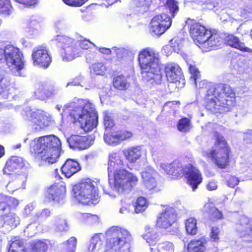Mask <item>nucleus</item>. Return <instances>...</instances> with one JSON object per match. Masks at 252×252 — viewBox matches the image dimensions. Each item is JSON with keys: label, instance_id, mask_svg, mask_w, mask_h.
Listing matches in <instances>:
<instances>
[{"label": "nucleus", "instance_id": "nucleus-41", "mask_svg": "<svg viewBox=\"0 0 252 252\" xmlns=\"http://www.w3.org/2000/svg\"><path fill=\"white\" fill-rule=\"evenodd\" d=\"M13 9L10 0H0V13L8 15Z\"/></svg>", "mask_w": 252, "mask_h": 252}, {"label": "nucleus", "instance_id": "nucleus-13", "mask_svg": "<svg viewBox=\"0 0 252 252\" xmlns=\"http://www.w3.org/2000/svg\"><path fill=\"white\" fill-rule=\"evenodd\" d=\"M220 85L213 83L207 84V95L212 96L209 98L210 101L208 102L207 106L210 109L217 110L219 109L220 102Z\"/></svg>", "mask_w": 252, "mask_h": 252}, {"label": "nucleus", "instance_id": "nucleus-50", "mask_svg": "<svg viewBox=\"0 0 252 252\" xmlns=\"http://www.w3.org/2000/svg\"><path fill=\"white\" fill-rule=\"evenodd\" d=\"M239 182V179L235 176L227 175L224 178L225 183L230 188H234L236 186L238 185Z\"/></svg>", "mask_w": 252, "mask_h": 252}, {"label": "nucleus", "instance_id": "nucleus-9", "mask_svg": "<svg viewBox=\"0 0 252 252\" xmlns=\"http://www.w3.org/2000/svg\"><path fill=\"white\" fill-rule=\"evenodd\" d=\"M25 119L31 121L36 127L35 129L39 130L49 126L51 118L49 115L44 111L37 110L35 111L28 110L26 112Z\"/></svg>", "mask_w": 252, "mask_h": 252}, {"label": "nucleus", "instance_id": "nucleus-12", "mask_svg": "<svg viewBox=\"0 0 252 252\" xmlns=\"http://www.w3.org/2000/svg\"><path fill=\"white\" fill-rule=\"evenodd\" d=\"M235 94L231 87L224 85L221 89V113L231 110L235 105Z\"/></svg>", "mask_w": 252, "mask_h": 252}, {"label": "nucleus", "instance_id": "nucleus-36", "mask_svg": "<svg viewBox=\"0 0 252 252\" xmlns=\"http://www.w3.org/2000/svg\"><path fill=\"white\" fill-rule=\"evenodd\" d=\"M3 220L5 223L11 227H16L20 223L19 218L14 213H9L3 217Z\"/></svg>", "mask_w": 252, "mask_h": 252}, {"label": "nucleus", "instance_id": "nucleus-40", "mask_svg": "<svg viewBox=\"0 0 252 252\" xmlns=\"http://www.w3.org/2000/svg\"><path fill=\"white\" fill-rule=\"evenodd\" d=\"M196 224V220L194 218H190L186 220V229L188 234L192 235L196 234L197 231Z\"/></svg>", "mask_w": 252, "mask_h": 252}, {"label": "nucleus", "instance_id": "nucleus-20", "mask_svg": "<svg viewBox=\"0 0 252 252\" xmlns=\"http://www.w3.org/2000/svg\"><path fill=\"white\" fill-rule=\"evenodd\" d=\"M188 183L191 187L193 190L198 187L202 181L201 174L195 167L190 166L187 173Z\"/></svg>", "mask_w": 252, "mask_h": 252}, {"label": "nucleus", "instance_id": "nucleus-18", "mask_svg": "<svg viewBox=\"0 0 252 252\" xmlns=\"http://www.w3.org/2000/svg\"><path fill=\"white\" fill-rule=\"evenodd\" d=\"M213 138L215 140V147H213L211 150L209 157L219 168L220 167V134L218 132L215 131L213 134Z\"/></svg>", "mask_w": 252, "mask_h": 252}, {"label": "nucleus", "instance_id": "nucleus-51", "mask_svg": "<svg viewBox=\"0 0 252 252\" xmlns=\"http://www.w3.org/2000/svg\"><path fill=\"white\" fill-rule=\"evenodd\" d=\"M0 215L1 216H5L7 214L6 213L10 211V207L7 204V202L4 201L3 195H0Z\"/></svg>", "mask_w": 252, "mask_h": 252}, {"label": "nucleus", "instance_id": "nucleus-56", "mask_svg": "<svg viewBox=\"0 0 252 252\" xmlns=\"http://www.w3.org/2000/svg\"><path fill=\"white\" fill-rule=\"evenodd\" d=\"M134 4L137 7H148L152 2V0H133Z\"/></svg>", "mask_w": 252, "mask_h": 252}, {"label": "nucleus", "instance_id": "nucleus-38", "mask_svg": "<svg viewBox=\"0 0 252 252\" xmlns=\"http://www.w3.org/2000/svg\"><path fill=\"white\" fill-rule=\"evenodd\" d=\"M191 128V124L190 120L187 118L180 119L178 122L177 128L182 132H187Z\"/></svg>", "mask_w": 252, "mask_h": 252}, {"label": "nucleus", "instance_id": "nucleus-48", "mask_svg": "<svg viewBox=\"0 0 252 252\" xmlns=\"http://www.w3.org/2000/svg\"><path fill=\"white\" fill-rule=\"evenodd\" d=\"M9 85V79L5 76L3 71L0 70V94L6 90Z\"/></svg>", "mask_w": 252, "mask_h": 252}, {"label": "nucleus", "instance_id": "nucleus-8", "mask_svg": "<svg viewBox=\"0 0 252 252\" xmlns=\"http://www.w3.org/2000/svg\"><path fill=\"white\" fill-rule=\"evenodd\" d=\"M22 57L19 49L10 45L5 47L4 59L10 67L17 71L22 69L24 65Z\"/></svg>", "mask_w": 252, "mask_h": 252}, {"label": "nucleus", "instance_id": "nucleus-23", "mask_svg": "<svg viewBox=\"0 0 252 252\" xmlns=\"http://www.w3.org/2000/svg\"><path fill=\"white\" fill-rule=\"evenodd\" d=\"M224 43L228 45L245 52H252V50L246 47L244 43L240 41L239 38L233 35L229 34L224 38Z\"/></svg>", "mask_w": 252, "mask_h": 252}, {"label": "nucleus", "instance_id": "nucleus-62", "mask_svg": "<svg viewBox=\"0 0 252 252\" xmlns=\"http://www.w3.org/2000/svg\"><path fill=\"white\" fill-rule=\"evenodd\" d=\"M50 214L51 212L49 210L45 209L42 210L41 212H37L35 216L37 218H46L50 216Z\"/></svg>", "mask_w": 252, "mask_h": 252}, {"label": "nucleus", "instance_id": "nucleus-45", "mask_svg": "<svg viewBox=\"0 0 252 252\" xmlns=\"http://www.w3.org/2000/svg\"><path fill=\"white\" fill-rule=\"evenodd\" d=\"M39 230L38 224L34 222L29 224L27 226L24 230V233L26 235L32 237L37 234Z\"/></svg>", "mask_w": 252, "mask_h": 252}, {"label": "nucleus", "instance_id": "nucleus-31", "mask_svg": "<svg viewBox=\"0 0 252 252\" xmlns=\"http://www.w3.org/2000/svg\"><path fill=\"white\" fill-rule=\"evenodd\" d=\"M76 244L77 239L74 237H71L67 241L60 245V252H74Z\"/></svg>", "mask_w": 252, "mask_h": 252}, {"label": "nucleus", "instance_id": "nucleus-61", "mask_svg": "<svg viewBox=\"0 0 252 252\" xmlns=\"http://www.w3.org/2000/svg\"><path fill=\"white\" fill-rule=\"evenodd\" d=\"M104 126L106 128H110L114 126L113 121L110 116L105 115L104 118Z\"/></svg>", "mask_w": 252, "mask_h": 252}, {"label": "nucleus", "instance_id": "nucleus-54", "mask_svg": "<svg viewBox=\"0 0 252 252\" xmlns=\"http://www.w3.org/2000/svg\"><path fill=\"white\" fill-rule=\"evenodd\" d=\"M220 230L218 227H213L210 233V237L212 241H218L220 238Z\"/></svg>", "mask_w": 252, "mask_h": 252}, {"label": "nucleus", "instance_id": "nucleus-58", "mask_svg": "<svg viewBox=\"0 0 252 252\" xmlns=\"http://www.w3.org/2000/svg\"><path fill=\"white\" fill-rule=\"evenodd\" d=\"M6 188L8 191L12 193L19 188L20 186L17 181H13L9 182L6 185Z\"/></svg>", "mask_w": 252, "mask_h": 252}, {"label": "nucleus", "instance_id": "nucleus-64", "mask_svg": "<svg viewBox=\"0 0 252 252\" xmlns=\"http://www.w3.org/2000/svg\"><path fill=\"white\" fill-rule=\"evenodd\" d=\"M34 208V206L33 205V204H32V203L29 204L28 205L26 206V207H25V209H24V214L25 216V217L29 216L31 214V212L33 211Z\"/></svg>", "mask_w": 252, "mask_h": 252}, {"label": "nucleus", "instance_id": "nucleus-35", "mask_svg": "<svg viewBox=\"0 0 252 252\" xmlns=\"http://www.w3.org/2000/svg\"><path fill=\"white\" fill-rule=\"evenodd\" d=\"M163 24H159L156 21L152 19L151 22L150 32L153 35L159 36L163 34L166 30L163 27Z\"/></svg>", "mask_w": 252, "mask_h": 252}, {"label": "nucleus", "instance_id": "nucleus-63", "mask_svg": "<svg viewBox=\"0 0 252 252\" xmlns=\"http://www.w3.org/2000/svg\"><path fill=\"white\" fill-rule=\"evenodd\" d=\"M168 15L165 13H162L159 15L155 16L153 18V19L156 21L158 23L161 22L163 20H165L168 18Z\"/></svg>", "mask_w": 252, "mask_h": 252}, {"label": "nucleus", "instance_id": "nucleus-29", "mask_svg": "<svg viewBox=\"0 0 252 252\" xmlns=\"http://www.w3.org/2000/svg\"><path fill=\"white\" fill-rule=\"evenodd\" d=\"M126 158L131 162H134L141 156V150L139 147H132L124 152Z\"/></svg>", "mask_w": 252, "mask_h": 252}, {"label": "nucleus", "instance_id": "nucleus-28", "mask_svg": "<svg viewBox=\"0 0 252 252\" xmlns=\"http://www.w3.org/2000/svg\"><path fill=\"white\" fill-rule=\"evenodd\" d=\"M160 166L168 174L178 176L181 175L183 172L182 167L177 162L167 164H161Z\"/></svg>", "mask_w": 252, "mask_h": 252}, {"label": "nucleus", "instance_id": "nucleus-33", "mask_svg": "<svg viewBox=\"0 0 252 252\" xmlns=\"http://www.w3.org/2000/svg\"><path fill=\"white\" fill-rule=\"evenodd\" d=\"M102 245V241L100 239V235H95L91 239L88 250L92 252H97L101 249Z\"/></svg>", "mask_w": 252, "mask_h": 252}, {"label": "nucleus", "instance_id": "nucleus-44", "mask_svg": "<svg viewBox=\"0 0 252 252\" xmlns=\"http://www.w3.org/2000/svg\"><path fill=\"white\" fill-rule=\"evenodd\" d=\"M36 98L44 100L47 98V90L46 88V84H41L38 85L34 92Z\"/></svg>", "mask_w": 252, "mask_h": 252}, {"label": "nucleus", "instance_id": "nucleus-2", "mask_svg": "<svg viewBox=\"0 0 252 252\" xmlns=\"http://www.w3.org/2000/svg\"><path fill=\"white\" fill-rule=\"evenodd\" d=\"M63 108L68 110L70 116L74 122H79L81 127L85 131H91L97 125V116L94 105L84 99H75L73 101L64 105Z\"/></svg>", "mask_w": 252, "mask_h": 252}, {"label": "nucleus", "instance_id": "nucleus-16", "mask_svg": "<svg viewBox=\"0 0 252 252\" xmlns=\"http://www.w3.org/2000/svg\"><path fill=\"white\" fill-rule=\"evenodd\" d=\"M33 63L39 65L44 68H47L51 62V58L48 52L44 47L34 50L32 54Z\"/></svg>", "mask_w": 252, "mask_h": 252}, {"label": "nucleus", "instance_id": "nucleus-43", "mask_svg": "<svg viewBox=\"0 0 252 252\" xmlns=\"http://www.w3.org/2000/svg\"><path fill=\"white\" fill-rule=\"evenodd\" d=\"M104 140L109 145L117 144L120 143L117 132L115 131L104 134Z\"/></svg>", "mask_w": 252, "mask_h": 252}, {"label": "nucleus", "instance_id": "nucleus-7", "mask_svg": "<svg viewBox=\"0 0 252 252\" xmlns=\"http://www.w3.org/2000/svg\"><path fill=\"white\" fill-rule=\"evenodd\" d=\"M73 190L75 197L82 204L90 205L98 202L97 185L93 180H84L74 186Z\"/></svg>", "mask_w": 252, "mask_h": 252}, {"label": "nucleus", "instance_id": "nucleus-34", "mask_svg": "<svg viewBox=\"0 0 252 252\" xmlns=\"http://www.w3.org/2000/svg\"><path fill=\"white\" fill-rule=\"evenodd\" d=\"M203 211L212 219H219L220 218V212L212 203L206 204L203 207Z\"/></svg>", "mask_w": 252, "mask_h": 252}, {"label": "nucleus", "instance_id": "nucleus-24", "mask_svg": "<svg viewBox=\"0 0 252 252\" xmlns=\"http://www.w3.org/2000/svg\"><path fill=\"white\" fill-rule=\"evenodd\" d=\"M22 165V159L18 157H12L6 162L3 169L4 174L10 175L15 170L20 168Z\"/></svg>", "mask_w": 252, "mask_h": 252}, {"label": "nucleus", "instance_id": "nucleus-46", "mask_svg": "<svg viewBox=\"0 0 252 252\" xmlns=\"http://www.w3.org/2000/svg\"><path fill=\"white\" fill-rule=\"evenodd\" d=\"M143 238L150 245H155L158 240V236L156 232L151 231L143 235Z\"/></svg>", "mask_w": 252, "mask_h": 252}, {"label": "nucleus", "instance_id": "nucleus-21", "mask_svg": "<svg viewBox=\"0 0 252 252\" xmlns=\"http://www.w3.org/2000/svg\"><path fill=\"white\" fill-rule=\"evenodd\" d=\"M232 156L231 149L227 142L221 137V169L228 168Z\"/></svg>", "mask_w": 252, "mask_h": 252}, {"label": "nucleus", "instance_id": "nucleus-22", "mask_svg": "<svg viewBox=\"0 0 252 252\" xmlns=\"http://www.w3.org/2000/svg\"><path fill=\"white\" fill-rule=\"evenodd\" d=\"M62 171L67 177L69 178L80 170L79 164L72 159H68L62 167Z\"/></svg>", "mask_w": 252, "mask_h": 252}, {"label": "nucleus", "instance_id": "nucleus-52", "mask_svg": "<svg viewBox=\"0 0 252 252\" xmlns=\"http://www.w3.org/2000/svg\"><path fill=\"white\" fill-rule=\"evenodd\" d=\"M91 70L96 75H103L105 71V67L101 63L93 64L91 67Z\"/></svg>", "mask_w": 252, "mask_h": 252}, {"label": "nucleus", "instance_id": "nucleus-39", "mask_svg": "<svg viewBox=\"0 0 252 252\" xmlns=\"http://www.w3.org/2000/svg\"><path fill=\"white\" fill-rule=\"evenodd\" d=\"M162 0L169 9L170 13L172 14V17H174L175 14L178 12L179 10L178 1L175 0Z\"/></svg>", "mask_w": 252, "mask_h": 252}, {"label": "nucleus", "instance_id": "nucleus-6", "mask_svg": "<svg viewBox=\"0 0 252 252\" xmlns=\"http://www.w3.org/2000/svg\"><path fill=\"white\" fill-rule=\"evenodd\" d=\"M107 250L104 252H129L131 235L126 229L114 226L106 233Z\"/></svg>", "mask_w": 252, "mask_h": 252}, {"label": "nucleus", "instance_id": "nucleus-5", "mask_svg": "<svg viewBox=\"0 0 252 252\" xmlns=\"http://www.w3.org/2000/svg\"><path fill=\"white\" fill-rule=\"evenodd\" d=\"M138 60L143 77L148 81L153 80L159 83L162 79L158 55L151 49H145L139 54Z\"/></svg>", "mask_w": 252, "mask_h": 252}, {"label": "nucleus", "instance_id": "nucleus-49", "mask_svg": "<svg viewBox=\"0 0 252 252\" xmlns=\"http://www.w3.org/2000/svg\"><path fill=\"white\" fill-rule=\"evenodd\" d=\"M189 71L191 74L190 80L193 81L194 83L197 86V82L200 79V74L198 69L194 66L190 65Z\"/></svg>", "mask_w": 252, "mask_h": 252}, {"label": "nucleus", "instance_id": "nucleus-53", "mask_svg": "<svg viewBox=\"0 0 252 252\" xmlns=\"http://www.w3.org/2000/svg\"><path fill=\"white\" fill-rule=\"evenodd\" d=\"M117 132L120 142L122 141L128 139L132 136V133L130 132L124 130L118 131Z\"/></svg>", "mask_w": 252, "mask_h": 252}, {"label": "nucleus", "instance_id": "nucleus-19", "mask_svg": "<svg viewBox=\"0 0 252 252\" xmlns=\"http://www.w3.org/2000/svg\"><path fill=\"white\" fill-rule=\"evenodd\" d=\"M67 141L69 147L72 149L77 148L80 150H84L90 146L88 139L86 136L73 135L67 139Z\"/></svg>", "mask_w": 252, "mask_h": 252}, {"label": "nucleus", "instance_id": "nucleus-25", "mask_svg": "<svg viewBox=\"0 0 252 252\" xmlns=\"http://www.w3.org/2000/svg\"><path fill=\"white\" fill-rule=\"evenodd\" d=\"M206 243L204 238H201L198 240L191 241L188 244V250L189 252H204Z\"/></svg>", "mask_w": 252, "mask_h": 252}, {"label": "nucleus", "instance_id": "nucleus-10", "mask_svg": "<svg viewBox=\"0 0 252 252\" xmlns=\"http://www.w3.org/2000/svg\"><path fill=\"white\" fill-rule=\"evenodd\" d=\"M56 40L63 46L64 51L63 61H71L79 56L76 47V41L72 38L64 35H58Z\"/></svg>", "mask_w": 252, "mask_h": 252}, {"label": "nucleus", "instance_id": "nucleus-47", "mask_svg": "<svg viewBox=\"0 0 252 252\" xmlns=\"http://www.w3.org/2000/svg\"><path fill=\"white\" fill-rule=\"evenodd\" d=\"M147 206L146 199L143 197L137 198L135 205V211L136 213H140L145 210Z\"/></svg>", "mask_w": 252, "mask_h": 252}, {"label": "nucleus", "instance_id": "nucleus-4", "mask_svg": "<svg viewBox=\"0 0 252 252\" xmlns=\"http://www.w3.org/2000/svg\"><path fill=\"white\" fill-rule=\"evenodd\" d=\"M189 32L195 44L203 52L216 49L220 45V34L215 30L209 31L203 26L195 23L191 25Z\"/></svg>", "mask_w": 252, "mask_h": 252}, {"label": "nucleus", "instance_id": "nucleus-59", "mask_svg": "<svg viewBox=\"0 0 252 252\" xmlns=\"http://www.w3.org/2000/svg\"><path fill=\"white\" fill-rule=\"evenodd\" d=\"M158 248L159 249H162L165 251L169 252L173 251V244L172 243L168 242H166L165 243L159 244Z\"/></svg>", "mask_w": 252, "mask_h": 252}, {"label": "nucleus", "instance_id": "nucleus-55", "mask_svg": "<svg viewBox=\"0 0 252 252\" xmlns=\"http://www.w3.org/2000/svg\"><path fill=\"white\" fill-rule=\"evenodd\" d=\"M64 3L70 6H80L88 0H63Z\"/></svg>", "mask_w": 252, "mask_h": 252}, {"label": "nucleus", "instance_id": "nucleus-32", "mask_svg": "<svg viewBox=\"0 0 252 252\" xmlns=\"http://www.w3.org/2000/svg\"><path fill=\"white\" fill-rule=\"evenodd\" d=\"M47 248V244L42 241H34L30 244L27 251L28 252H45Z\"/></svg>", "mask_w": 252, "mask_h": 252}, {"label": "nucleus", "instance_id": "nucleus-17", "mask_svg": "<svg viewBox=\"0 0 252 252\" xmlns=\"http://www.w3.org/2000/svg\"><path fill=\"white\" fill-rule=\"evenodd\" d=\"M165 73L167 81L176 83L182 79V73L180 67L175 64H168L165 67Z\"/></svg>", "mask_w": 252, "mask_h": 252}, {"label": "nucleus", "instance_id": "nucleus-11", "mask_svg": "<svg viewBox=\"0 0 252 252\" xmlns=\"http://www.w3.org/2000/svg\"><path fill=\"white\" fill-rule=\"evenodd\" d=\"M176 217L174 209L171 207H167L158 217L157 226L160 228L167 229L175 222Z\"/></svg>", "mask_w": 252, "mask_h": 252}, {"label": "nucleus", "instance_id": "nucleus-42", "mask_svg": "<svg viewBox=\"0 0 252 252\" xmlns=\"http://www.w3.org/2000/svg\"><path fill=\"white\" fill-rule=\"evenodd\" d=\"M8 252H25L23 243L19 240L11 242Z\"/></svg>", "mask_w": 252, "mask_h": 252}, {"label": "nucleus", "instance_id": "nucleus-37", "mask_svg": "<svg viewBox=\"0 0 252 252\" xmlns=\"http://www.w3.org/2000/svg\"><path fill=\"white\" fill-rule=\"evenodd\" d=\"M54 225L57 231H66L68 228L66 220L62 217H58L56 218Z\"/></svg>", "mask_w": 252, "mask_h": 252}, {"label": "nucleus", "instance_id": "nucleus-14", "mask_svg": "<svg viewBox=\"0 0 252 252\" xmlns=\"http://www.w3.org/2000/svg\"><path fill=\"white\" fill-rule=\"evenodd\" d=\"M158 173L152 167L148 166L142 172V182L145 187L149 190L155 189L157 187Z\"/></svg>", "mask_w": 252, "mask_h": 252}, {"label": "nucleus", "instance_id": "nucleus-60", "mask_svg": "<svg viewBox=\"0 0 252 252\" xmlns=\"http://www.w3.org/2000/svg\"><path fill=\"white\" fill-rule=\"evenodd\" d=\"M46 88L47 90V98L56 94L58 92V90L53 86H47L46 85Z\"/></svg>", "mask_w": 252, "mask_h": 252}, {"label": "nucleus", "instance_id": "nucleus-15", "mask_svg": "<svg viewBox=\"0 0 252 252\" xmlns=\"http://www.w3.org/2000/svg\"><path fill=\"white\" fill-rule=\"evenodd\" d=\"M66 188L63 184H55L50 186L47 190L46 198L49 202H59L65 196Z\"/></svg>", "mask_w": 252, "mask_h": 252}, {"label": "nucleus", "instance_id": "nucleus-1", "mask_svg": "<svg viewBox=\"0 0 252 252\" xmlns=\"http://www.w3.org/2000/svg\"><path fill=\"white\" fill-rule=\"evenodd\" d=\"M122 157L117 153L109 156L108 174L111 189L119 194L130 191L136 186L138 178L124 169Z\"/></svg>", "mask_w": 252, "mask_h": 252}, {"label": "nucleus", "instance_id": "nucleus-3", "mask_svg": "<svg viewBox=\"0 0 252 252\" xmlns=\"http://www.w3.org/2000/svg\"><path fill=\"white\" fill-rule=\"evenodd\" d=\"M30 146L31 152L37 154L38 158L43 163H54L60 156L61 142L55 135H46L35 138L31 142Z\"/></svg>", "mask_w": 252, "mask_h": 252}, {"label": "nucleus", "instance_id": "nucleus-27", "mask_svg": "<svg viewBox=\"0 0 252 252\" xmlns=\"http://www.w3.org/2000/svg\"><path fill=\"white\" fill-rule=\"evenodd\" d=\"M242 220L245 221L246 225L245 226L240 225L238 227V231L240 232V236L244 238V240L246 241H252V229L251 227L247 224L249 220L246 217L242 218Z\"/></svg>", "mask_w": 252, "mask_h": 252}, {"label": "nucleus", "instance_id": "nucleus-26", "mask_svg": "<svg viewBox=\"0 0 252 252\" xmlns=\"http://www.w3.org/2000/svg\"><path fill=\"white\" fill-rule=\"evenodd\" d=\"M183 40L179 38L172 39L168 45L163 47L165 52L172 53L175 52L178 53L183 47Z\"/></svg>", "mask_w": 252, "mask_h": 252}, {"label": "nucleus", "instance_id": "nucleus-30", "mask_svg": "<svg viewBox=\"0 0 252 252\" xmlns=\"http://www.w3.org/2000/svg\"><path fill=\"white\" fill-rule=\"evenodd\" d=\"M113 84L116 89L121 91L127 90L130 85L127 79L123 75H119L114 77Z\"/></svg>", "mask_w": 252, "mask_h": 252}, {"label": "nucleus", "instance_id": "nucleus-57", "mask_svg": "<svg viewBox=\"0 0 252 252\" xmlns=\"http://www.w3.org/2000/svg\"><path fill=\"white\" fill-rule=\"evenodd\" d=\"M3 198L10 207H15L19 204L18 200L14 197L3 196Z\"/></svg>", "mask_w": 252, "mask_h": 252}]
</instances>
